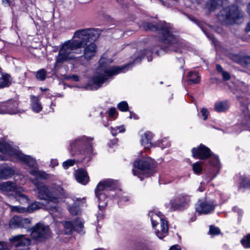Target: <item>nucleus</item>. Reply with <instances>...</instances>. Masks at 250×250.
<instances>
[{
    "label": "nucleus",
    "mask_w": 250,
    "mask_h": 250,
    "mask_svg": "<svg viewBox=\"0 0 250 250\" xmlns=\"http://www.w3.org/2000/svg\"><path fill=\"white\" fill-rule=\"evenodd\" d=\"M134 166L136 170L133 169L134 175L139 174L149 177L155 172V164L154 161L150 158L136 160L134 162Z\"/></svg>",
    "instance_id": "8"
},
{
    "label": "nucleus",
    "mask_w": 250,
    "mask_h": 250,
    "mask_svg": "<svg viewBox=\"0 0 250 250\" xmlns=\"http://www.w3.org/2000/svg\"><path fill=\"white\" fill-rule=\"evenodd\" d=\"M142 27L146 31L157 32L159 34V40L168 44L167 46L161 47V50L167 52L172 50L175 52H182L181 48H178L174 45V44H177L181 46L177 37L173 34L172 28L168 23L155 24L152 22H145L143 23Z\"/></svg>",
    "instance_id": "2"
},
{
    "label": "nucleus",
    "mask_w": 250,
    "mask_h": 250,
    "mask_svg": "<svg viewBox=\"0 0 250 250\" xmlns=\"http://www.w3.org/2000/svg\"><path fill=\"white\" fill-rule=\"evenodd\" d=\"M219 4L216 0H210V9L214 10L218 8Z\"/></svg>",
    "instance_id": "38"
},
{
    "label": "nucleus",
    "mask_w": 250,
    "mask_h": 250,
    "mask_svg": "<svg viewBox=\"0 0 250 250\" xmlns=\"http://www.w3.org/2000/svg\"><path fill=\"white\" fill-rule=\"evenodd\" d=\"M37 177H39L42 179H47L48 178V175L44 172L39 171Z\"/></svg>",
    "instance_id": "43"
},
{
    "label": "nucleus",
    "mask_w": 250,
    "mask_h": 250,
    "mask_svg": "<svg viewBox=\"0 0 250 250\" xmlns=\"http://www.w3.org/2000/svg\"><path fill=\"white\" fill-rule=\"evenodd\" d=\"M245 31L247 32H249L250 31V22L247 24L245 28Z\"/></svg>",
    "instance_id": "53"
},
{
    "label": "nucleus",
    "mask_w": 250,
    "mask_h": 250,
    "mask_svg": "<svg viewBox=\"0 0 250 250\" xmlns=\"http://www.w3.org/2000/svg\"><path fill=\"white\" fill-rule=\"evenodd\" d=\"M51 210L53 211H57L58 210L57 207L56 206H52Z\"/></svg>",
    "instance_id": "57"
},
{
    "label": "nucleus",
    "mask_w": 250,
    "mask_h": 250,
    "mask_svg": "<svg viewBox=\"0 0 250 250\" xmlns=\"http://www.w3.org/2000/svg\"><path fill=\"white\" fill-rule=\"evenodd\" d=\"M93 138L86 137L85 136L76 139L71 145L72 149L77 150L80 153L90 154L93 151V147L89 142Z\"/></svg>",
    "instance_id": "11"
},
{
    "label": "nucleus",
    "mask_w": 250,
    "mask_h": 250,
    "mask_svg": "<svg viewBox=\"0 0 250 250\" xmlns=\"http://www.w3.org/2000/svg\"><path fill=\"white\" fill-rule=\"evenodd\" d=\"M12 196H13L17 201L19 202L21 204H24L28 202L29 199L28 197L19 192V189L17 191V192L14 193Z\"/></svg>",
    "instance_id": "27"
},
{
    "label": "nucleus",
    "mask_w": 250,
    "mask_h": 250,
    "mask_svg": "<svg viewBox=\"0 0 250 250\" xmlns=\"http://www.w3.org/2000/svg\"><path fill=\"white\" fill-rule=\"evenodd\" d=\"M116 1L121 5L124 6L125 4L124 0H116Z\"/></svg>",
    "instance_id": "55"
},
{
    "label": "nucleus",
    "mask_w": 250,
    "mask_h": 250,
    "mask_svg": "<svg viewBox=\"0 0 250 250\" xmlns=\"http://www.w3.org/2000/svg\"><path fill=\"white\" fill-rule=\"evenodd\" d=\"M15 250H30V249L28 247H26L24 249H18Z\"/></svg>",
    "instance_id": "60"
},
{
    "label": "nucleus",
    "mask_w": 250,
    "mask_h": 250,
    "mask_svg": "<svg viewBox=\"0 0 250 250\" xmlns=\"http://www.w3.org/2000/svg\"><path fill=\"white\" fill-rule=\"evenodd\" d=\"M31 106L33 111L36 113H39L42 111V107L39 97L34 95L30 96Z\"/></svg>",
    "instance_id": "22"
},
{
    "label": "nucleus",
    "mask_w": 250,
    "mask_h": 250,
    "mask_svg": "<svg viewBox=\"0 0 250 250\" xmlns=\"http://www.w3.org/2000/svg\"><path fill=\"white\" fill-rule=\"evenodd\" d=\"M189 202L188 197H178L171 200L169 205L171 210H182L188 205Z\"/></svg>",
    "instance_id": "14"
},
{
    "label": "nucleus",
    "mask_w": 250,
    "mask_h": 250,
    "mask_svg": "<svg viewBox=\"0 0 250 250\" xmlns=\"http://www.w3.org/2000/svg\"><path fill=\"white\" fill-rule=\"evenodd\" d=\"M209 233L213 235H218L220 233V229L216 227L211 226L209 228Z\"/></svg>",
    "instance_id": "36"
},
{
    "label": "nucleus",
    "mask_w": 250,
    "mask_h": 250,
    "mask_svg": "<svg viewBox=\"0 0 250 250\" xmlns=\"http://www.w3.org/2000/svg\"><path fill=\"white\" fill-rule=\"evenodd\" d=\"M240 63L244 67L250 69V56H244L240 60Z\"/></svg>",
    "instance_id": "30"
},
{
    "label": "nucleus",
    "mask_w": 250,
    "mask_h": 250,
    "mask_svg": "<svg viewBox=\"0 0 250 250\" xmlns=\"http://www.w3.org/2000/svg\"><path fill=\"white\" fill-rule=\"evenodd\" d=\"M142 250H152L151 248L148 247H145Z\"/></svg>",
    "instance_id": "61"
},
{
    "label": "nucleus",
    "mask_w": 250,
    "mask_h": 250,
    "mask_svg": "<svg viewBox=\"0 0 250 250\" xmlns=\"http://www.w3.org/2000/svg\"><path fill=\"white\" fill-rule=\"evenodd\" d=\"M89 30H77L75 32V36L78 39L65 42L61 47L56 63H62L65 61L73 60L74 57L70 56L73 53H76V50L81 48V46L86 44V34Z\"/></svg>",
    "instance_id": "3"
},
{
    "label": "nucleus",
    "mask_w": 250,
    "mask_h": 250,
    "mask_svg": "<svg viewBox=\"0 0 250 250\" xmlns=\"http://www.w3.org/2000/svg\"><path fill=\"white\" fill-rule=\"evenodd\" d=\"M11 84V76L7 73H2L0 79V88L9 86Z\"/></svg>",
    "instance_id": "26"
},
{
    "label": "nucleus",
    "mask_w": 250,
    "mask_h": 250,
    "mask_svg": "<svg viewBox=\"0 0 250 250\" xmlns=\"http://www.w3.org/2000/svg\"><path fill=\"white\" fill-rule=\"evenodd\" d=\"M207 37H208V39H209L210 40H212L213 42H214V39H213V35L212 34H207V33H206Z\"/></svg>",
    "instance_id": "56"
},
{
    "label": "nucleus",
    "mask_w": 250,
    "mask_h": 250,
    "mask_svg": "<svg viewBox=\"0 0 250 250\" xmlns=\"http://www.w3.org/2000/svg\"><path fill=\"white\" fill-rule=\"evenodd\" d=\"M152 53V51L148 49H145L140 51L139 52L138 57L134 59V62L137 63L140 62L141 61V60L144 58V56H146V57L147 58V61L148 62L151 61L152 60V58L151 57V55Z\"/></svg>",
    "instance_id": "25"
},
{
    "label": "nucleus",
    "mask_w": 250,
    "mask_h": 250,
    "mask_svg": "<svg viewBox=\"0 0 250 250\" xmlns=\"http://www.w3.org/2000/svg\"><path fill=\"white\" fill-rule=\"evenodd\" d=\"M39 171L36 170H32L30 171V173L31 175L38 177Z\"/></svg>",
    "instance_id": "50"
},
{
    "label": "nucleus",
    "mask_w": 250,
    "mask_h": 250,
    "mask_svg": "<svg viewBox=\"0 0 250 250\" xmlns=\"http://www.w3.org/2000/svg\"><path fill=\"white\" fill-rule=\"evenodd\" d=\"M222 76H223V79L225 80V81H227V80H228L230 78V76H229V74L228 72H226V71H223L222 73Z\"/></svg>",
    "instance_id": "44"
},
{
    "label": "nucleus",
    "mask_w": 250,
    "mask_h": 250,
    "mask_svg": "<svg viewBox=\"0 0 250 250\" xmlns=\"http://www.w3.org/2000/svg\"><path fill=\"white\" fill-rule=\"evenodd\" d=\"M18 189L17 186L14 182L7 181L0 183V190L2 191H13L15 193Z\"/></svg>",
    "instance_id": "21"
},
{
    "label": "nucleus",
    "mask_w": 250,
    "mask_h": 250,
    "mask_svg": "<svg viewBox=\"0 0 250 250\" xmlns=\"http://www.w3.org/2000/svg\"><path fill=\"white\" fill-rule=\"evenodd\" d=\"M65 234H69L72 233L73 230L79 233L83 232V222L77 218L72 223L70 221H65L63 223Z\"/></svg>",
    "instance_id": "13"
},
{
    "label": "nucleus",
    "mask_w": 250,
    "mask_h": 250,
    "mask_svg": "<svg viewBox=\"0 0 250 250\" xmlns=\"http://www.w3.org/2000/svg\"><path fill=\"white\" fill-rule=\"evenodd\" d=\"M0 160L6 161L8 160V157L14 156L23 161L30 167H35L36 165V160L28 155H25L12 146L4 141H0Z\"/></svg>",
    "instance_id": "5"
},
{
    "label": "nucleus",
    "mask_w": 250,
    "mask_h": 250,
    "mask_svg": "<svg viewBox=\"0 0 250 250\" xmlns=\"http://www.w3.org/2000/svg\"><path fill=\"white\" fill-rule=\"evenodd\" d=\"M100 72L97 71L92 77L91 80L84 87L86 90H97L101 87L103 84L107 82L108 80L112 76L120 73L124 72L128 69L129 64L121 66H114L107 67L108 63L105 59L102 57L99 61Z\"/></svg>",
    "instance_id": "1"
},
{
    "label": "nucleus",
    "mask_w": 250,
    "mask_h": 250,
    "mask_svg": "<svg viewBox=\"0 0 250 250\" xmlns=\"http://www.w3.org/2000/svg\"><path fill=\"white\" fill-rule=\"evenodd\" d=\"M216 70L218 71V72H223L224 71H223V69L222 68V67L221 66V65L220 64H217L216 65Z\"/></svg>",
    "instance_id": "52"
},
{
    "label": "nucleus",
    "mask_w": 250,
    "mask_h": 250,
    "mask_svg": "<svg viewBox=\"0 0 250 250\" xmlns=\"http://www.w3.org/2000/svg\"><path fill=\"white\" fill-rule=\"evenodd\" d=\"M201 112L202 116L204 117V120H206L208 117V112L207 109L203 108L202 109Z\"/></svg>",
    "instance_id": "42"
},
{
    "label": "nucleus",
    "mask_w": 250,
    "mask_h": 250,
    "mask_svg": "<svg viewBox=\"0 0 250 250\" xmlns=\"http://www.w3.org/2000/svg\"><path fill=\"white\" fill-rule=\"evenodd\" d=\"M75 177L79 183L83 185L86 184L89 181L87 173L83 169H79L76 171Z\"/></svg>",
    "instance_id": "20"
},
{
    "label": "nucleus",
    "mask_w": 250,
    "mask_h": 250,
    "mask_svg": "<svg viewBox=\"0 0 250 250\" xmlns=\"http://www.w3.org/2000/svg\"><path fill=\"white\" fill-rule=\"evenodd\" d=\"M240 187H243L244 188L250 187V181L249 182H247L245 178L243 177L242 179V183L240 184Z\"/></svg>",
    "instance_id": "41"
},
{
    "label": "nucleus",
    "mask_w": 250,
    "mask_h": 250,
    "mask_svg": "<svg viewBox=\"0 0 250 250\" xmlns=\"http://www.w3.org/2000/svg\"><path fill=\"white\" fill-rule=\"evenodd\" d=\"M9 0H2V2H3V3H5L9 5V3H9Z\"/></svg>",
    "instance_id": "59"
},
{
    "label": "nucleus",
    "mask_w": 250,
    "mask_h": 250,
    "mask_svg": "<svg viewBox=\"0 0 250 250\" xmlns=\"http://www.w3.org/2000/svg\"><path fill=\"white\" fill-rule=\"evenodd\" d=\"M125 131V129L119 130V132H122Z\"/></svg>",
    "instance_id": "63"
},
{
    "label": "nucleus",
    "mask_w": 250,
    "mask_h": 250,
    "mask_svg": "<svg viewBox=\"0 0 250 250\" xmlns=\"http://www.w3.org/2000/svg\"><path fill=\"white\" fill-rule=\"evenodd\" d=\"M25 210V208H21L20 209H18V211L20 212H24Z\"/></svg>",
    "instance_id": "62"
},
{
    "label": "nucleus",
    "mask_w": 250,
    "mask_h": 250,
    "mask_svg": "<svg viewBox=\"0 0 250 250\" xmlns=\"http://www.w3.org/2000/svg\"><path fill=\"white\" fill-rule=\"evenodd\" d=\"M117 107L121 111L125 112L128 110V105L125 101L119 103L117 105Z\"/></svg>",
    "instance_id": "33"
},
{
    "label": "nucleus",
    "mask_w": 250,
    "mask_h": 250,
    "mask_svg": "<svg viewBox=\"0 0 250 250\" xmlns=\"http://www.w3.org/2000/svg\"><path fill=\"white\" fill-rule=\"evenodd\" d=\"M27 232H30L32 238L37 241L44 240L51 236L49 226H45L41 223H38L34 226L28 229Z\"/></svg>",
    "instance_id": "10"
},
{
    "label": "nucleus",
    "mask_w": 250,
    "mask_h": 250,
    "mask_svg": "<svg viewBox=\"0 0 250 250\" xmlns=\"http://www.w3.org/2000/svg\"><path fill=\"white\" fill-rule=\"evenodd\" d=\"M116 185L111 180L101 181L97 185L95 189V193H102L103 191L111 190L115 189Z\"/></svg>",
    "instance_id": "19"
},
{
    "label": "nucleus",
    "mask_w": 250,
    "mask_h": 250,
    "mask_svg": "<svg viewBox=\"0 0 250 250\" xmlns=\"http://www.w3.org/2000/svg\"><path fill=\"white\" fill-rule=\"evenodd\" d=\"M188 76L190 78L188 82L189 84L194 83L196 84L200 82V77L197 76V74L194 72H189L188 73Z\"/></svg>",
    "instance_id": "28"
},
{
    "label": "nucleus",
    "mask_w": 250,
    "mask_h": 250,
    "mask_svg": "<svg viewBox=\"0 0 250 250\" xmlns=\"http://www.w3.org/2000/svg\"><path fill=\"white\" fill-rule=\"evenodd\" d=\"M152 134L150 132H146L141 138V144L146 149H149L151 146V139Z\"/></svg>",
    "instance_id": "24"
},
{
    "label": "nucleus",
    "mask_w": 250,
    "mask_h": 250,
    "mask_svg": "<svg viewBox=\"0 0 250 250\" xmlns=\"http://www.w3.org/2000/svg\"><path fill=\"white\" fill-rule=\"evenodd\" d=\"M210 164L213 167H217L219 164V159L217 156H213L210 160Z\"/></svg>",
    "instance_id": "39"
},
{
    "label": "nucleus",
    "mask_w": 250,
    "mask_h": 250,
    "mask_svg": "<svg viewBox=\"0 0 250 250\" xmlns=\"http://www.w3.org/2000/svg\"><path fill=\"white\" fill-rule=\"evenodd\" d=\"M192 153L193 157L200 159H206L211 155L210 149L203 145L192 148Z\"/></svg>",
    "instance_id": "17"
},
{
    "label": "nucleus",
    "mask_w": 250,
    "mask_h": 250,
    "mask_svg": "<svg viewBox=\"0 0 250 250\" xmlns=\"http://www.w3.org/2000/svg\"><path fill=\"white\" fill-rule=\"evenodd\" d=\"M178 62H179V64H178V65L180 67V68H183V65L185 63V61L182 58H180L178 59Z\"/></svg>",
    "instance_id": "48"
},
{
    "label": "nucleus",
    "mask_w": 250,
    "mask_h": 250,
    "mask_svg": "<svg viewBox=\"0 0 250 250\" xmlns=\"http://www.w3.org/2000/svg\"><path fill=\"white\" fill-rule=\"evenodd\" d=\"M160 1L162 2V3L164 5L165 4V3H164V1H163V0H160Z\"/></svg>",
    "instance_id": "64"
},
{
    "label": "nucleus",
    "mask_w": 250,
    "mask_h": 250,
    "mask_svg": "<svg viewBox=\"0 0 250 250\" xmlns=\"http://www.w3.org/2000/svg\"><path fill=\"white\" fill-rule=\"evenodd\" d=\"M242 245L246 248H250V234H247L241 241Z\"/></svg>",
    "instance_id": "32"
},
{
    "label": "nucleus",
    "mask_w": 250,
    "mask_h": 250,
    "mask_svg": "<svg viewBox=\"0 0 250 250\" xmlns=\"http://www.w3.org/2000/svg\"><path fill=\"white\" fill-rule=\"evenodd\" d=\"M36 77L38 80L41 81H44L46 77V71L43 69L39 70L37 72Z\"/></svg>",
    "instance_id": "31"
},
{
    "label": "nucleus",
    "mask_w": 250,
    "mask_h": 250,
    "mask_svg": "<svg viewBox=\"0 0 250 250\" xmlns=\"http://www.w3.org/2000/svg\"><path fill=\"white\" fill-rule=\"evenodd\" d=\"M228 108L227 104L226 102H220L215 104V110L218 112H223L227 110Z\"/></svg>",
    "instance_id": "29"
},
{
    "label": "nucleus",
    "mask_w": 250,
    "mask_h": 250,
    "mask_svg": "<svg viewBox=\"0 0 250 250\" xmlns=\"http://www.w3.org/2000/svg\"><path fill=\"white\" fill-rule=\"evenodd\" d=\"M214 207L212 203L200 200L196 205V210L199 215L207 214L212 211Z\"/></svg>",
    "instance_id": "18"
},
{
    "label": "nucleus",
    "mask_w": 250,
    "mask_h": 250,
    "mask_svg": "<svg viewBox=\"0 0 250 250\" xmlns=\"http://www.w3.org/2000/svg\"><path fill=\"white\" fill-rule=\"evenodd\" d=\"M97 197L98 198L100 203H101L102 201L105 202V199H106V195L105 193H95Z\"/></svg>",
    "instance_id": "37"
},
{
    "label": "nucleus",
    "mask_w": 250,
    "mask_h": 250,
    "mask_svg": "<svg viewBox=\"0 0 250 250\" xmlns=\"http://www.w3.org/2000/svg\"><path fill=\"white\" fill-rule=\"evenodd\" d=\"M18 103L11 100L0 104V114H15L17 111Z\"/></svg>",
    "instance_id": "16"
},
{
    "label": "nucleus",
    "mask_w": 250,
    "mask_h": 250,
    "mask_svg": "<svg viewBox=\"0 0 250 250\" xmlns=\"http://www.w3.org/2000/svg\"><path fill=\"white\" fill-rule=\"evenodd\" d=\"M116 113V110L115 108H111L108 112L109 116L111 117H113L115 114Z\"/></svg>",
    "instance_id": "45"
},
{
    "label": "nucleus",
    "mask_w": 250,
    "mask_h": 250,
    "mask_svg": "<svg viewBox=\"0 0 250 250\" xmlns=\"http://www.w3.org/2000/svg\"><path fill=\"white\" fill-rule=\"evenodd\" d=\"M11 245L15 247H26L31 244V240L25 235L19 234L13 236L10 239Z\"/></svg>",
    "instance_id": "15"
},
{
    "label": "nucleus",
    "mask_w": 250,
    "mask_h": 250,
    "mask_svg": "<svg viewBox=\"0 0 250 250\" xmlns=\"http://www.w3.org/2000/svg\"><path fill=\"white\" fill-rule=\"evenodd\" d=\"M0 250H8L6 244L1 241H0Z\"/></svg>",
    "instance_id": "46"
},
{
    "label": "nucleus",
    "mask_w": 250,
    "mask_h": 250,
    "mask_svg": "<svg viewBox=\"0 0 250 250\" xmlns=\"http://www.w3.org/2000/svg\"><path fill=\"white\" fill-rule=\"evenodd\" d=\"M81 30H89L86 34V44L81 46V48H84L83 53L80 57L78 61L81 64L84 65L96 55L97 47L94 42L100 36L101 31L96 28H86Z\"/></svg>",
    "instance_id": "4"
},
{
    "label": "nucleus",
    "mask_w": 250,
    "mask_h": 250,
    "mask_svg": "<svg viewBox=\"0 0 250 250\" xmlns=\"http://www.w3.org/2000/svg\"><path fill=\"white\" fill-rule=\"evenodd\" d=\"M35 185L37 187L38 197L41 200L56 203L58 202L59 198L65 196L64 189L59 186L49 188L44 184L38 183H36Z\"/></svg>",
    "instance_id": "7"
},
{
    "label": "nucleus",
    "mask_w": 250,
    "mask_h": 250,
    "mask_svg": "<svg viewBox=\"0 0 250 250\" xmlns=\"http://www.w3.org/2000/svg\"><path fill=\"white\" fill-rule=\"evenodd\" d=\"M14 174V171L10 167L4 166L0 167V179H8Z\"/></svg>",
    "instance_id": "23"
},
{
    "label": "nucleus",
    "mask_w": 250,
    "mask_h": 250,
    "mask_svg": "<svg viewBox=\"0 0 250 250\" xmlns=\"http://www.w3.org/2000/svg\"><path fill=\"white\" fill-rule=\"evenodd\" d=\"M71 79L75 82H78L79 81V77L76 75H73L71 77Z\"/></svg>",
    "instance_id": "51"
},
{
    "label": "nucleus",
    "mask_w": 250,
    "mask_h": 250,
    "mask_svg": "<svg viewBox=\"0 0 250 250\" xmlns=\"http://www.w3.org/2000/svg\"><path fill=\"white\" fill-rule=\"evenodd\" d=\"M192 168L194 172L196 173H200L202 170L201 165L198 162H196L193 165Z\"/></svg>",
    "instance_id": "35"
},
{
    "label": "nucleus",
    "mask_w": 250,
    "mask_h": 250,
    "mask_svg": "<svg viewBox=\"0 0 250 250\" xmlns=\"http://www.w3.org/2000/svg\"><path fill=\"white\" fill-rule=\"evenodd\" d=\"M244 13L236 5L224 8L217 15L218 20L224 25L239 24L243 22Z\"/></svg>",
    "instance_id": "6"
},
{
    "label": "nucleus",
    "mask_w": 250,
    "mask_h": 250,
    "mask_svg": "<svg viewBox=\"0 0 250 250\" xmlns=\"http://www.w3.org/2000/svg\"><path fill=\"white\" fill-rule=\"evenodd\" d=\"M75 164V161L73 160L69 159L64 162L63 163V167L66 169L69 167L73 166Z\"/></svg>",
    "instance_id": "40"
},
{
    "label": "nucleus",
    "mask_w": 250,
    "mask_h": 250,
    "mask_svg": "<svg viewBox=\"0 0 250 250\" xmlns=\"http://www.w3.org/2000/svg\"><path fill=\"white\" fill-rule=\"evenodd\" d=\"M247 10H248V13L249 14V15L250 16V3L247 6Z\"/></svg>",
    "instance_id": "58"
},
{
    "label": "nucleus",
    "mask_w": 250,
    "mask_h": 250,
    "mask_svg": "<svg viewBox=\"0 0 250 250\" xmlns=\"http://www.w3.org/2000/svg\"><path fill=\"white\" fill-rule=\"evenodd\" d=\"M169 250H181L180 247L178 245H174L172 246Z\"/></svg>",
    "instance_id": "49"
},
{
    "label": "nucleus",
    "mask_w": 250,
    "mask_h": 250,
    "mask_svg": "<svg viewBox=\"0 0 250 250\" xmlns=\"http://www.w3.org/2000/svg\"><path fill=\"white\" fill-rule=\"evenodd\" d=\"M70 213L73 215H77L78 214V209L76 208L71 207L69 208Z\"/></svg>",
    "instance_id": "47"
},
{
    "label": "nucleus",
    "mask_w": 250,
    "mask_h": 250,
    "mask_svg": "<svg viewBox=\"0 0 250 250\" xmlns=\"http://www.w3.org/2000/svg\"><path fill=\"white\" fill-rule=\"evenodd\" d=\"M149 215L150 217L153 228H155L158 225H160L158 229H156L155 233L160 239H162L167 235L168 232L167 222L164 220L163 215L160 212L156 213L150 212Z\"/></svg>",
    "instance_id": "9"
},
{
    "label": "nucleus",
    "mask_w": 250,
    "mask_h": 250,
    "mask_svg": "<svg viewBox=\"0 0 250 250\" xmlns=\"http://www.w3.org/2000/svg\"><path fill=\"white\" fill-rule=\"evenodd\" d=\"M40 208V207L37 204V202H35L30 206H28L27 208L26 209V210L28 212H32L34 211L35 210H36Z\"/></svg>",
    "instance_id": "34"
},
{
    "label": "nucleus",
    "mask_w": 250,
    "mask_h": 250,
    "mask_svg": "<svg viewBox=\"0 0 250 250\" xmlns=\"http://www.w3.org/2000/svg\"><path fill=\"white\" fill-rule=\"evenodd\" d=\"M101 203H100L99 205V208L100 209H102L104 208V206H106V202H104L102 205H100Z\"/></svg>",
    "instance_id": "54"
},
{
    "label": "nucleus",
    "mask_w": 250,
    "mask_h": 250,
    "mask_svg": "<svg viewBox=\"0 0 250 250\" xmlns=\"http://www.w3.org/2000/svg\"><path fill=\"white\" fill-rule=\"evenodd\" d=\"M32 221L29 218L15 215L11 219L9 225L11 229H25L27 231Z\"/></svg>",
    "instance_id": "12"
}]
</instances>
